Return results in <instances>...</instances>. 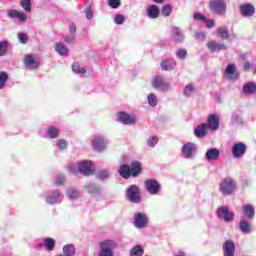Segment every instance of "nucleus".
Wrapping results in <instances>:
<instances>
[{
  "label": "nucleus",
  "mask_w": 256,
  "mask_h": 256,
  "mask_svg": "<svg viewBox=\"0 0 256 256\" xmlns=\"http://www.w3.org/2000/svg\"><path fill=\"white\" fill-rule=\"evenodd\" d=\"M117 242L113 240H105L103 242H100V249H107L108 251H113V249H116Z\"/></svg>",
  "instance_id": "obj_32"
},
{
  "label": "nucleus",
  "mask_w": 256,
  "mask_h": 256,
  "mask_svg": "<svg viewBox=\"0 0 256 256\" xmlns=\"http://www.w3.org/2000/svg\"><path fill=\"white\" fill-rule=\"evenodd\" d=\"M207 129V123H202L198 125L194 130L195 137H197L198 139H203V137L207 135Z\"/></svg>",
  "instance_id": "obj_24"
},
{
  "label": "nucleus",
  "mask_w": 256,
  "mask_h": 256,
  "mask_svg": "<svg viewBox=\"0 0 256 256\" xmlns=\"http://www.w3.org/2000/svg\"><path fill=\"white\" fill-rule=\"evenodd\" d=\"M9 49H11V43H9V40L0 41V57H5Z\"/></svg>",
  "instance_id": "obj_31"
},
{
  "label": "nucleus",
  "mask_w": 256,
  "mask_h": 256,
  "mask_svg": "<svg viewBox=\"0 0 256 256\" xmlns=\"http://www.w3.org/2000/svg\"><path fill=\"white\" fill-rule=\"evenodd\" d=\"M24 65L26 69H37L39 67V61L35 60L32 55H26Z\"/></svg>",
  "instance_id": "obj_21"
},
{
  "label": "nucleus",
  "mask_w": 256,
  "mask_h": 256,
  "mask_svg": "<svg viewBox=\"0 0 256 256\" xmlns=\"http://www.w3.org/2000/svg\"><path fill=\"white\" fill-rule=\"evenodd\" d=\"M68 145H69V142H67L65 139H60L57 141L56 147H58L60 151H65Z\"/></svg>",
  "instance_id": "obj_48"
},
{
  "label": "nucleus",
  "mask_w": 256,
  "mask_h": 256,
  "mask_svg": "<svg viewBox=\"0 0 256 256\" xmlns=\"http://www.w3.org/2000/svg\"><path fill=\"white\" fill-rule=\"evenodd\" d=\"M175 55L177 59H180L182 61V59H185V57H187V51L185 49H178Z\"/></svg>",
  "instance_id": "obj_52"
},
{
  "label": "nucleus",
  "mask_w": 256,
  "mask_h": 256,
  "mask_svg": "<svg viewBox=\"0 0 256 256\" xmlns=\"http://www.w3.org/2000/svg\"><path fill=\"white\" fill-rule=\"evenodd\" d=\"M209 9L215 15L223 17L227 13V3L225 0H211L209 2Z\"/></svg>",
  "instance_id": "obj_2"
},
{
  "label": "nucleus",
  "mask_w": 256,
  "mask_h": 256,
  "mask_svg": "<svg viewBox=\"0 0 256 256\" xmlns=\"http://www.w3.org/2000/svg\"><path fill=\"white\" fill-rule=\"evenodd\" d=\"M152 87H154V89H157L158 91H162L163 93H165V91H169L171 85L165 80V77L156 76L152 79Z\"/></svg>",
  "instance_id": "obj_9"
},
{
  "label": "nucleus",
  "mask_w": 256,
  "mask_h": 256,
  "mask_svg": "<svg viewBox=\"0 0 256 256\" xmlns=\"http://www.w3.org/2000/svg\"><path fill=\"white\" fill-rule=\"evenodd\" d=\"M77 171H78V170H77V166H76V165H71V166H70V172H71V173H77Z\"/></svg>",
  "instance_id": "obj_63"
},
{
  "label": "nucleus",
  "mask_w": 256,
  "mask_h": 256,
  "mask_svg": "<svg viewBox=\"0 0 256 256\" xmlns=\"http://www.w3.org/2000/svg\"><path fill=\"white\" fill-rule=\"evenodd\" d=\"M133 225L136 229H146V227H149V216L143 212L134 213Z\"/></svg>",
  "instance_id": "obj_4"
},
{
  "label": "nucleus",
  "mask_w": 256,
  "mask_h": 256,
  "mask_svg": "<svg viewBox=\"0 0 256 256\" xmlns=\"http://www.w3.org/2000/svg\"><path fill=\"white\" fill-rule=\"evenodd\" d=\"M236 188L237 185L235 184V180H233L232 178H225L220 183V191L222 195H233Z\"/></svg>",
  "instance_id": "obj_6"
},
{
  "label": "nucleus",
  "mask_w": 256,
  "mask_h": 256,
  "mask_svg": "<svg viewBox=\"0 0 256 256\" xmlns=\"http://www.w3.org/2000/svg\"><path fill=\"white\" fill-rule=\"evenodd\" d=\"M217 217L223 219L226 223H231L235 219V213L229 211V207L221 206L217 209Z\"/></svg>",
  "instance_id": "obj_11"
},
{
  "label": "nucleus",
  "mask_w": 256,
  "mask_h": 256,
  "mask_svg": "<svg viewBox=\"0 0 256 256\" xmlns=\"http://www.w3.org/2000/svg\"><path fill=\"white\" fill-rule=\"evenodd\" d=\"M239 229L244 235H249V233L253 232V228H251V223H249V221L245 219H242L239 222Z\"/></svg>",
  "instance_id": "obj_28"
},
{
  "label": "nucleus",
  "mask_w": 256,
  "mask_h": 256,
  "mask_svg": "<svg viewBox=\"0 0 256 256\" xmlns=\"http://www.w3.org/2000/svg\"><path fill=\"white\" fill-rule=\"evenodd\" d=\"M118 173L123 179H129L130 177H137L141 173V164L137 161L133 162L131 167L127 164L120 166Z\"/></svg>",
  "instance_id": "obj_1"
},
{
  "label": "nucleus",
  "mask_w": 256,
  "mask_h": 256,
  "mask_svg": "<svg viewBox=\"0 0 256 256\" xmlns=\"http://www.w3.org/2000/svg\"><path fill=\"white\" fill-rule=\"evenodd\" d=\"M117 119L119 123H122L123 125H135V123H137V116L126 112H118Z\"/></svg>",
  "instance_id": "obj_13"
},
{
  "label": "nucleus",
  "mask_w": 256,
  "mask_h": 256,
  "mask_svg": "<svg viewBox=\"0 0 256 256\" xmlns=\"http://www.w3.org/2000/svg\"><path fill=\"white\" fill-rule=\"evenodd\" d=\"M18 39H19L20 43H22L23 45H25L28 41L27 35L25 33H19Z\"/></svg>",
  "instance_id": "obj_55"
},
{
  "label": "nucleus",
  "mask_w": 256,
  "mask_h": 256,
  "mask_svg": "<svg viewBox=\"0 0 256 256\" xmlns=\"http://www.w3.org/2000/svg\"><path fill=\"white\" fill-rule=\"evenodd\" d=\"M108 141L103 137L102 135H96L94 136L92 140V147L94 151H105L107 149Z\"/></svg>",
  "instance_id": "obj_12"
},
{
  "label": "nucleus",
  "mask_w": 256,
  "mask_h": 256,
  "mask_svg": "<svg viewBox=\"0 0 256 256\" xmlns=\"http://www.w3.org/2000/svg\"><path fill=\"white\" fill-rule=\"evenodd\" d=\"M144 254L145 250H143L141 245H135L130 251V256H143Z\"/></svg>",
  "instance_id": "obj_37"
},
{
  "label": "nucleus",
  "mask_w": 256,
  "mask_h": 256,
  "mask_svg": "<svg viewBox=\"0 0 256 256\" xmlns=\"http://www.w3.org/2000/svg\"><path fill=\"white\" fill-rule=\"evenodd\" d=\"M7 81H9V74L5 71L0 72V90L5 89V85H7Z\"/></svg>",
  "instance_id": "obj_38"
},
{
  "label": "nucleus",
  "mask_w": 256,
  "mask_h": 256,
  "mask_svg": "<svg viewBox=\"0 0 256 256\" xmlns=\"http://www.w3.org/2000/svg\"><path fill=\"white\" fill-rule=\"evenodd\" d=\"M207 47L212 53L215 51H227V45L219 44L215 41L208 42Z\"/></svg>",
  "instance_id": "obj_27"
},
{
  "label": "nucleus",
  "mask_w": 256,
  "mask_h": 256,
  "mask_svg": "<svg viewBox=\"0 0 256 256\" xmlns=\"http://www.w3.org/2000/svg\"><path fill=\"white\" fill-rule=\"evenodd\" d=\"M126 198L130 203H141V191L139 186L133 184L126 189Z\"/></svg>",
  "instance_id": "obj_5"
},
{
  "label": "nucleus",
  "mask_w": 256,
  "mask_h": 256,
  "mask_svg": "<svg viewBox=\"0 0 256 256\" xmlns=\"http://www.w3.org/2000/svg\"><path fill=\"white\" fill-rule=\"evenodd\" d=\"M8 17H10V19H19L22 23L27 21V15L17 10L8 11Z\"/></svg>",
  "instance_id": "obj_29"
},
{
  "label": "nucleus",
  "mask_w": 256,
  "mask_h": 256,
  "mask_svg": "<svg viewBox=\"0 0 256 256\" xmlns=\"http://www.w3.org/2000/svg\"><path fill=\"white\" fill-rule=\"evenodd\" d=\"M159 143V138L157 136H151L148 140H147V145L148 147H155V145Z\"/></svg>",
  "instance_id": "obj_51"
},
{
  "label": "nucleus",
  "mask_w": 256,
  "mask_h": 256,
  "mask_svg": "<svg viewBox=\"0 0 256 256\" xmlns=\"http://www.w3.org/2000/svg\"><path fill=\"white\" fill-rule=\"evenodd\" d=\"M86 18L93 19V10H91V9L86 10Z\"/></svg>",
  "instance_id": "obj_61"
},
{
  "label": "nucleus",
  "mask_w": 256,
  "mask_h": 256,
  "mask_svg": "<svg viewBox=\"0 0 256 256\" xmlns=\"http://www.w3.org/2000/svg\"><path fill=\"white\" fill-rule=\"evenodd\" d=\"M239 9L242 17H253L255 15V6L252 4L246 3L240 5Z\"/></svg>",
  "instance_id": "obj_16"
},
{
  "label": "nucleus",
  "mask_w": 256,
  "mask_h": 256,
  "mask_svg": "<svg viewBox=\"0 0 256 256\" xmlns=\"http://www.w3.org/2000/svg\"><path fill=\"white\" fill-rule=\"evenodd\" d=\"M115 253L113 250H107V248L100 249L99 256H113Z\"/></svg>",
  "instance_id": "obj_54"
},
{
  "label": "nucleus",
  "mask_w": 256,
  "mask_h": 256,
  "mask_svg": "<svg viewBox=\"0 0 256 256\" xmlns=\"http://www.w3.org/2000/svg\"><path fill=\"white\" fill-rule=\"evenodd\" d=\"M144 186L150 195H159L161 193V184L155 179L145 180Z\"/></svg>",
  "instance_id": "obj_8"
},
{
  "label": "nucleus",
  "mask_w": 256,
  "mask_h": 256,
  "mask_svg": "<svg viewBox=\"0 0 256 256\" xmlns=\"http://www.w3.org/2000/svg\"><path fill=\"white\" fill-rule=\"evenodd\" d=\"M243 67L244 71H249L251 69V63L245 62Z\"/></svg>",
  "instance_id": "obj_62"
},
{
  "label": "nucleus",
  "mask_w": 256,
  "mask_h": 256,
  "mask_svg": "<svg viewBox=\"0 0 256 256\" xmlns=\"http://www.w3.org/2000/svg\"><path fill=\"white\" fill-rule=\"evenodd\" d=\"M197 41H204L205 40V33L204 32H196L194 35Z\"/></svg>",
  "instance_id": "obj_56"
},
{
  "label": "nucleus",
  "mask_w": 256,
  "mask_h": 256,
  "mask_svg": "<svg viewBox=\"0 0 256 256\" xmlns=\"http://www.w3.org/2000/svg\"><path fill=\"white\" fill-rule=\"evenodd\" d=\"M54 184L59 187V185H64L65 184V176L63 174H58L54 178Z\"/></svg>",
  "instance_id": "obj_49"
},
{
  "label": "nucleus",
  "mask_w": 256,
  "mask_h": 256,
  "mask_svg": "<svg viewBox=\"0 0 256 256\" xmlns=\"http://www.w3.org/2000/svg\"><path fill=\"white\" fill-rule=\"evenodd\" d=\"M177 66V62L174 59H165L161 62V69L162 71H173Z\"/></svg>",
  "instance_id": "obj_22"
},
{
  "label": "nucleus",
  "mask_w": 256,
  "mask_h": 256,
  "mask_svg": "<svg viewBox=\"0 0 256 256\" xmlns=\"http://www.w3.org/2000/svg\"><path fill=\"white\" fill-rule=\"evenodd\" d=\"M207 127L212 131H217L219 129V117L215 114H211L208 116Z\"/></svg>",
  "instance_id": "obj_19"
},
{
  "label": "nucleus",
  "mask_w": 256,
  "mask_h": 256,
  "mask_svg": "<svg viewBox=\"0 0 256 256\" xmlns=\"http://www.w3.org/2000/svg\"><path fill=\"white\" fill-rule=\"evenodd\" d=\"M67 196L69 199H79V191L75 188H70L67 190Z\"/></svg>",
  "instance_id": "obj_46"
},
{
  "label": "nucleus",
  "mask_w": 256,
  "mask_h": 256,
  "mask_svg": "<svg viewBox=\"0 0 256 256\" xmlns=\"http://www.w3.org/2000/svg\"><path fill=\"white\" fill-rule=\"evenodd\" d=\"M194 19L196 21H206L207 18L201 13H195L194 14Z\"/></svg>",
  "instance_id": "obj_58"
},
{
  "label": "nucleus",
  "mask_w": 256,
  "mask_h": 256,
  "mask_svg": "<svg viewBox=\"0 0 256 256\" xmlns=\"http://www.w3.org/2000/svg\"><path fill=\"white\" fill-rule=\"evenodd\" d=\"M181 153L184 159H194L197 153V144L193 142H186L181 148Z\"/></svg>",
  "instance_id": "obj_7"
},
{
  "label": "nucleus",
  "mask_w": 256,
  "mask_h": 256,
  "mask_svg": "<svg viewBox=\"0 0 256 256\" xmlns=\"http://www.w3.org/2000/svg\"><path fill=\"white\" fill-rule=\"evenodd\" d=\"M232 125H243V118L238 113L234 112L231 117Z\"/></svg>",
  "instance_id": "obj_42"
},
{
  "label": "nucleus",
  "mask_w": 256,
  "mask_h": 256,
  "mask_svg": "<svg viewBox=\"0 0 256 256\" xmlns=\"http://www.w3.org/2000/svg\"><path fill=\"white\" fill-rule=\"evenodd\" d=\"M114 23H116V25H123V23H125V16L122 14H116Z\"/></svg>",
  "instance_id": "obj_53"
},
{
  "label": "nucleus",
  "mask_w": 256,
  "mask_h": 256,
  "mask_svg": "<svg viewBox=\"0 0 256 256\" xmlns=\"http://www.w3.org/2000/svg\"><path fill=\"white\" fill-rule=\"evenodd\" d=\"M147 99L150 107H157V103H158L157 95L150 93Z\"/></svg>",
  "instance_id": "obj_44"
},
{
  "label": "nucleus",
  "mask_w": 256,
  "mask_h": 256,
  "mask_svg": "<svg viewBox=\"0 0 256 256\" xmlns=\"http://www.w3.org/2000/svg\"><path fill=\"white\" fill-rule=\"evenodd\" d=\"M172 39H173L174 43H183V41H185V35H183L181 28H179V27L173 28Z\"/></svg>",
  "instance_id": "obj_23"
},
{
  "label": "nucleus",
  "mask_w": 256,
  "mask_h": 256,
  "mask_svg": "<svg viewBox=\"0 0 256 256\" xmlns=\"http://www.w3.org/2000/svg\"><path fill=\"white\" fill-rule=\"evenodd\" d=\"M242 91L246 95H255V93H256V84L253 83V82H248V83L244 84V86L242 88Z\"/></svg>",
  "instance_id": "obj_30"
},
{
  "label": "nucleus",
  "mask_w": 256,
  "mask_h": 256,
  "mask_svg": "<svg viewBox=\"0 0 256 256\" xmlns=\"http://www.w3.org/2000/svg\"><path fill=\"white\" fill-rule=\"evenodd\" d=\"M65 43L72 44L75 43V34H72L70 36H66L64 38Z\"/></svg>",
  "instance_id": "obj_57"
},
{
  "label": "nucleus",
  "mask_w": 256,
  "mask_h": 256,
  "mask_svg": "<svg viewBox=\"0 0 256 256\" xmlns=\"http://www.w3.org/2000/svg\"><path fill=\"white\" fill-rule=\"evenodd\" d=\"M111 172L108 169H102L97 173V179L100 181H105V179H109Z\"/></svg>",
  "instance_id": "obj_40"
},
{
  "label": "nucleus",
  "mask_w": 256,
  "mask_h": 256,
  "mask_svg": "<svg viewBox=\"0 0 256 256\" xmlns=\"http://www.w3.org/2000/svg\"><path fill=\"white\" fill-rule=\"evenodd\" d=\"M224 256H235V243L231 240H227L223 245Z\"/></svg>",
  "instance_id": "obj_20"
},
{
  "label": "nucleus",
  "mask_w": 256,
  "mask_h": 256,
  "mask_svg": "<svg viewBox=\"0 0 256 256\" xmlns=\"http://www.w3.org/2000/svg\"><path fill=\"white\" fill-rule=\"evenodd\" d=\"M232 155L235 159H241L247 153V145L243 142H238L232 146Z\"/></svg>",
  "instance_id": "obj_14"
},
{
  "label": "nucleus",
  "mask_w": 256,
  "mask_h": 256,
  "mask_svg": "<svg viewBox=\"0 0 256 256\" xmlns=\"http://www.w3.org/2000/svg\"><path fill=\"white\" fill-rule=\"evenodd\" d=\"M163 17H169L173 13V7L170 4H165L161 10Z\"/></svg>",
  "instance_id": "obj_45"
},
{
  "label": "nucleus",
  "mask_w": 256,
  "mask_h": 256,
  "mask_svg": "<svg viewBox=\"0 0 256 256\" xmlns=\"http://www.w3.org/2000/svg\"><path fill=\"white\" fill-rule=\"evenodd\" d=\"M108 5L111 9H119L121 7V0H108Z\"/></svg>",
  "instance_id": "obj_50"
},
{
  "label": "nucleus",
  "mask_w": 256,
  "mask_h": 256,
  "mask_svg": "<svg viewBox=\"0 0 256 256\" xmlns=\"http://www.w3.org/2000/svg\"><path fill=\"white\" fill-rule=\"evenodd\" d=\"M146 13L149 19H157V17H159V13H161V10H159L157 5L152 4L148 6V8L146 9Z\"/></svg>",
  "instance_id": "obj_26"
},
{
  "label": "nucleus",
  "mask_w": 256,
  "mask_h": 256,
  "mask_svg": "<svg viewBox=\"0 0 256 256\" xmlns=\"http://www.w3.org/2000/svg\"><path fill=\"white\" fill-rule=\"evenodd\" d=\"M64 256H73L75 255V245L73 244H66L62 248Z\"/></svg>",
  "instance_id": "obj_33"
},
{
  "label": "nucleus",
  "mask_w": 256,
  "mask_h": 256,
  "mask_svg": "<svg viewBox=\"0 0 256 256\" xmlns=\"http://www.w3.org/2000/svg\"><path fill=\"white\" fill-rule=\"evenodd\" d=\"M69 33L71 35H75V33H77V26H75V24H71L69 27Z\"/></svg>",
  "instance_id": "obj_60"
},
{
  "label": "nucleus",
  "mask_w": 256,
  "mask_h": 256,
  "mask_svg": "<svg viewBox=\"0 0 256 256\" xmlns=\"http://www.w3.org/2000/svg\"><path fill=\"white\" fill-rule=\"evenodd\" d=\"M65 196L59 188L44 196L46 205H61Z\"/></svg>",
  "instance_id": "obj_3"
},
{
  "label": "nucleus",
  "mask_w": 256,
  "mask_h": 256,
  "mask_svg": "<svg viewBox=\"0 0 256 256\" xmlns=\"http://www.w3.org/2000/svg\"><path fill=\"white\" fill-rule=\"evenodd\" d=\"M218 35L221 39H229V29L227 27L218 28Z\"/></svg>",
  "instance_id": "obj_43"
},
{
  "label": "nucleus",
  "mask_w": 256,
  "mask_h": 256,
  "mask_svg": "<svg viewBox=\"0 0 256 256\" xmlns=\"http://www.w3.org/2000/svg\"><path fill=\"white\" fill-rule=\"evenodd\" d=\"M56 53L62 57H67L69 55V48L63 42H57L54 46Z\"/></svg>",
  "instance_id": "obj_25"
},
{
  "label": "nucleus",
  "mask_w": 256,
  "mask_h": 256,
  "mask_svg": "<svg viewBox=\"0 0 256 256\" xmlns=\"http://www.w3.org/2000/svg\"><path fill=\"white\" fill-rule=\"evenodd\" d=\"M47 135L50 137V139H57L59 137V128L55 126L48 127Z\"/></svg>",
  "instance_id": "obj_36"
},
{
  "label": "nucleus",
  "mask_w": 256,
  "mask_h": 256,
  "mask_svg": "<svg viewBox=\"0 0 256 256\" xmlns=\"http://www.w3.org/2000/svg\"><path fill=\"white\" fill-rule=\"evenodd\" d=\"M78 171L86 177H89V175H93V173H95V168H93V162L89 160H83L79 162Z\"/></svg>",
  "instance_id": "obj_10"
},
{
  "label": "nucleus",
  "mask_w": 256,
  "mask_h": 256,
  "mask_svg": "<svg viewBox=\"0 0 256 256\" xmlns=\"http://www.w3.org/2000/svg\"><path fill=\"white\" fill-rule=\"evenodd\" d=\"M72 71L76 73L77 75H85L87 70L85 68L81 67L77 62H74L72 64Z\"/></svg>",
  "instance_id": "obj_41"
},
{
  "label": "nucleus",
  "mask_w": 256,
  "mask_h": 256,
  "mask_svg": "<svg viewBox=\"0 0 256 256\" xmlns=\"http://www.w3.org/2000/svg\"><path fill=\"white\" fill-rule=\"evenodd\" d=\"M221 157V151L217 148H209L204 156V159L208 161V163H213L215 161H219Z\"/></svg>",
  "instance_id": "obj_15"
},
{
  "label": "nucleus",
  "mask_w": 256,
  "mask_h": 256,
  "mask_svg": "<svg viewBox=\"0 0 256 256\" xmlns=\"http://www.w3.org/2000/svg\"><path fill=\"white\" fill-rule=\"evenodd\" d=\"M242 213L248 221L255 219V207L252 204L242 206Z\"/></svg>",
  "instance_id": "obj_17"
},
{
  "label": "nucleus",
  "mask_w": 256,
  "mask_h": 256,
  "mask_svg": "<svg viewBox=\"0 0 256 256\" xmlns=\"http://www.w3.org/2000/svg\"><path fill=\"white\" fill-rule=\"evenodd\" d=\"M44 247L46 251H55V239L44 238Z\"/></svg>",
  "instance_id": "obj_34"
},
{
  "label": "nucleus",
  "mask_w": 256,
  "mask_h": 256,
  "mask_svg": "<svg viewBox=\"0 0 256 256\" xmlns=\"http://www.w3.org/2000/svg\"><path fill=\"white\" fill-rule=\"evenodd\" d=\"M224 75L229 79V81H235V79H239V74L235 72V64H229L225 69Z\"/></svg>",
  "instance_id": "obj_18"
},
{
  "label": "nucleus",
  "mask_w": 256,
  "mask_h": 256,
  "mask_svg": "<svg viewBox=\"0 0 256 256\" xmlns=\"http://www.w3.org/2000/svg\"><path fill=\"white\" fill-rule=\"evenodd\" d=\"M176 256H187V255L185 254V252H178Z\"/></svg>",
  "instance_id": "obj_64"
},
{
  "label": "nucleus",
  "mask_w": 256,
  "mask_h": 256,
  "mask_svg": "<svg viewBox=\"0 0 256 256\" xmlns=\"http://www.w3.org/2000/svg\"><path fill=\"white\" fill-rule=\"evenodd\" d=\"M204 23L208 29H213V27H215V21L213 20H207L206 18V20H204Z\"/></svg>",
  "instance_id": "obj_59"
},
{
  "label": "nucleus",
  "mask_w": 256,
  "mask_h": 256,
  "mask_svg": "<svg viewBox=\"0 0 256 256\" xmlns=\"http://www.w3.org/2000/svg\"><path fill=\"white\" fill-rule=\"evenodd\" d=\"M86 188L91 195H101V188L93 183H88Z\"/></svg>",
  "instance_id": "obj_35"
},
{
  "label": "nucleus",
  "mask_w": 256,
  "mask_h": 256,
  "mask_svg": "<svg viewBox=\"0 0 256 256\" xmlns=\"http://www.w3.org/2000/svg\"><path fill=\"white\" fill-rule=\"evenodd\" d=\"M193 93H195V85L188 84L184 87V90H183L184 97H191Z\"/></svg>",
  "instance_id": "obj_39"
},
{
  "label": "nucleus",
  "mask_w": 256,
  "mask_h": 256,
  "mask_svg": "<svg viewBox=\"0 0 256 256\" xmlns=\"http://www.w3.org/2000/svg\"><path fill=\"white\" fill-rule=\"evenodd\" d=\"M20 6L26 13L31 12V0H21L20 1Z\"/></svg>",
  "instance_id": "obj_47"
}]
</instances>
